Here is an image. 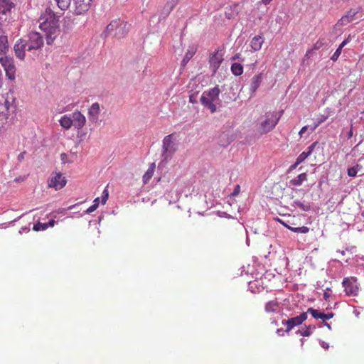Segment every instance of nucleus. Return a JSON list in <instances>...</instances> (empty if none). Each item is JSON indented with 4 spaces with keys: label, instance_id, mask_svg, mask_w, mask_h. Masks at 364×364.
<instances>
[{
    "label": "nucleus",
    "instance_id": "f257e3e1",
    "mask_svg": "<svg viewBox=\"0 0 364 364\" xmlns=\"http://www.w3.org/2000/svg\"><path fill=\"white\" fill-rule=\"evenodd\" d=\"M39 28L44 33L46 42L48 45L59 35V21L50 9H46L39 18Z\"/></svg>",
    "mask_w": 364,
    "mask_h": 364
},
{
    "label": "nucleus",
    "instance_id": "f03ea898",
    "mask_svg": "<svg viewBox=\"0 0 364 364\" xmlns=\"http://www.w3.org/2000/svg\"><path fill=\"white\" fill-rule=\"evenodd\" d=\"M284 111L278 114L276 112H267L257 120L255 128L259 135L267 134L272 132L278 124Z\"/></svg>",
    "mask_w": 364,
    "mask_h": 364
},
{
    "label": "nucleus",
    "instance_id": "7ed1b4c3",
    "mask_svg": "<svg viewBox=\"0 0 364 364\" xmlns=\"http://www.w3.org/2000/svg\"><path fill=\"white\" fill-rule=\"evenodd\" d=\"M178 136L176 133H172L163 139L161 164H166L172 159L178 150Z\"/></svg>",
    "mask_w": 364,
    "mask_h": 364
},
{
    "label": "nucleus",
    "instance_id": "20e7f679",
    "mask_svg": "<svg viewBox=\"0 0 364 364\" xmlns=\"http://www.w3.org/2000/svg\"><path fill=\"white\" fill-rule=\"evenodd\" d=\"M129 25L120 19L112 21L105 28L103 35L105 37L112 36L120 39L124 38L129 32Z\"/></svg>",
    "mask_w": 364,
    "mask_h": 364
},
{
    "label": "nucleus",
    "instance_id": "39448f33",
    "mask_svg": "<svg viewBox=\"0 0 364 364\" xmlns=\"http://www.w3.org/2000/svg\"><path fill=\"white\" fill-rule=\"evenodd\" d=\"M342 285L344 291L349 296H357L360 291V284L355 277H345L343 279Z\"/></svg>",
    "mask_w": 364,
    "mask_h": 364
},
{
    "label": "nucleus",
    "instance_id": "423d86ee",
    "mask_svg": "<svg viewBox=\"0 0 364 364\" xmlns=\"http://www.w3.org/2000/svg\"><path fill=\"white\" fill-rule=\"evenodd\" d=\"M0 64L4 68L6 76L10 80H14L16 78V68L12 58L4 56L0 58Z\"/></svg>",
    "mask_w": 364,
    "mask_h": 364
},
{
    "label": "nucleus",
    "instance_id": "0eeeda50",
    "mask_svg": "<svg viewBox=\"0 0 364 364\" xmlns=\"http://www.w3.org/2000/svg\"><path fill=\"white\" fill-rule=\"evenodd\" d=\"M25 41L28 51L38 50L43 45V37L38 32H31L28 36V39H25Z\"/></svg>",
    "mask_w": 364,
    "mask_h": 364
},
{
    "label": "nucleus",
    "instance_id": "6e6552de",
    "mask_svg": "<svg viewBox=\"0 0 364 364\" xmlns=\"http://www.w3.org/2000/svg\"><path fill=\"white\" fill-rule=\"evenodd\" d=\"M66 183L65 178L60 173H53L48 181V186L56 191L63 188Z\"/></svg>",
    "mask_w": 364,
    "mask_h": 364
},
{
    "label": "nucleus",
    "instance_id": "1a4fd4ad",
    "mask_svg": "<svg viewBox=\"0 0 364 364\" xmlns=\"http://www.w3.org/2000/svg\"><path fill=\"white\" fill-rule=\"evenodd\" d=\"M223 61V54L222 50H215L210 55L209 64L210 68L213 73L215 74L220 68L221 63Z\"/></svg>",
    "mask_w": 364,
    "mask_h": 364
},
{
    "label": "nucleus",
    "instance_id": "9d476101",
    "mask_svg": "<svg viewBox=\"0 0 364 364\" xmlns=\"http://www.w3.org/2000/svg\"><path fill=\"white\" fill-rule=\"evenodd\" d=\"M307 318V313L303 312L299 316L283 321L282 323L287 326L286 332L289 333L295 326L301 325Z\"/></svg>",
    "mask_w": 364,
    "mask_h": 364
},
{
    "label": "nucleus",
    "instance_id": "9b49d317",
    "mask_svg": "<svg viewBox=\"0 0 364 364\" xmlns=\"http://www.w3.org/2000/svg\"><path fill=\"white\" fill-rule=\"evenodd\" d=\"M101 112L100 105L98 102L93 103L88 109L87 115L90 122L93 124L97 123Z\"/></svg>",
    "mask_w": 364,
    "mask_h": 364
},
{
    "label": "nucleus",
    "instance_id": "f8f14e48",
    "mask_svg": "<svg viewBox=\"0 0 364 364\" xmlns=\"http://www.w3.org/2000/svg\"><path fill=\"white\" fill-rule=\"evenodd\" d=\"M15 55L20 60L25 58V51L27 50V46L25 39H19L17 41L14 47Z\"/></svg>",
    "mask_w": 364,
    "mask_h": 364
},
{
    "label": "nucleus",
    "instance_id": "ddd939ff",
    "mask_svg": "<svg viewBox=\"0 0 364 364\" xmlns=\"http://www.w3.org/2000/svg\"><path fill=\"white\" fill-rule=\"evenodd\" d=\"M72 120H73V126L77 129H82L85 123L86 118L80 111H75L71 114Z\"/></svg>",
    "mask_w": 364,
    "mask_h": 364
},
{
    "label": "nucleus",
    "instance_id": "4468645a",
    "mask_svg": "<svg viewBox=\"0 0 364 364\" xmlns=\"http://www.w3.org/2000/svg\"><path fill=\"white\" fill-rule=\"evenodd\" d=\"M77 14H82L87 11L90 6L92 0H73Z\"/></svg>",
    "mask_w": 364,
    "mask_h": 364
},
{
    "label": "nucleus",
    "instance_id": "2eb2a0df",
    "mask_svg": "<svg viewBox=\"0 0 364 364\" xmlns=\"http://www.w3.org/2000/svg\"><path fill=\"white\" fill-rule=\"evenodd\" d=\"M357 13H358L357 11H355L353 9H350L346 13V14H345L340 18V20L337 23V25L339 26H343L347 25L348 23L351 22L353 20V18H354L355 16L357 14Z\"/></svg>",
    "mask_w": 364,
    "mask_h": 364
},
{
    "label": "nucleus",
    "instance_id": "dca6fc26",
    "mask_svg": "<svg viewBox=\"0 0 364 364\" xmlns=\"http://www.w3.org/2000/svg\"><path fill=\"white\" fill-rule=\"evenodd\" d=\"M9 115V102L4 97L0 98V117L7 119Z\"/></svg>",
    "mask_w": 364,
    "mask_h": 364
},
{
    "label": "nucleus",
    "instance_id": "f3484780",
    "mask_svg": "<svg viewBox=\"0 0 364 364\" xmlns=\"http://www.w3.org/2000/svg\"><path fill=\"white\" fill-rule=\"evenodd\" d=\"M276 220H277L279 223L282 224L284 227H286L289 230H290L294 232H296V233L305 234L309 231V228L306 226L294 227V226L289 225L288 223H287L286 222L283 221L282 220H281L279 218H276Z\"/></svg>",
    "mask_w": 364,
    "mask_h": 364
},
{
    "label": "nucleus",
    "instance_id": "a211bd4d",
    "mask_svg": "<svg viewBox=\"0 0 364 364\" xmlns=\"http://www.w3.org/2000/svg\"><path fill=\"white\" fill-rule=\"evenodd\" d=\"M213 102L208 96L203 93L200 102L205 107L209 109L212 113L216 111V106L213 104Z\"/></svg>",
    "mask_w": 364,
    "mask_h": 364
},
{
    "label": "nucleus",
    "instance_id": "6ab92c4d",
    "mask_svg": "<svg viewBox=\"0 0 364 364\" xmlns=\"http://www.w3.org/2000/svg\"><path fill=\"white\" fill-rule=\"evenodd\" d=\"M213 102L208 96L203 93L200 102L205 107L209 109L212 113L216 111V106L213 104Z\"/></svg>",
    "mask_w": 364,
    "mask_h": 364
},
{
    "label": "nucleus",
    "instance_id": "aec40b11",
    "mask_svg": "<svg viewBox=\"0 0 364 364\" xmlns=\"http://www.w3.org/2000/svg\"><path fill=\"white\" fill-rule=\"evenodd\" d=\"M358 173H360V175L364 174V168L358 163L347 169L348 176L350 177H355Z\"/></svg>",
    "mask_w": 364,
    "mask_h": 364
},
{
    "label": "nucleus",
    "instance_id": "412c9836",
    "mask_svg": "<svg viewBox=\"0 0 364 364\" xmlns=\"http://www.w3.org/2000/svg\"><path fill=\"white\" fill-rule=\"evenodd\" d=\"M316 146V142L313 143L308 147V150L306 151H303L301 154L299 155L296 159V164L294 166H297L298 164L302 163L313 151L314 147Z\"/></svg>",
    "mask_w": 364,
    "mask_h": 364
},
{
    "label": "nucleus",
    "instance_id": "4be33fe9",
    "mask_svg": "<svg viewBox=\"0 0 364 364\" xmlns=\"http://www.w3.org/2000/svg\"><path fill=\"white\" fill-rule=\"evenodd\" d=\"M264 39L262 36H255L250 42V46L255 51L259 50L262 48Z\"/></svg>",
    "mask_w": 364,
    "mask_h": 364
},
{
    "label": "nucleus",
    "instance_id": "5701e85b",
    "mask_svg": "<svg viewBox=\"0 0 364 364\" xmlns=\"http://www.w3.org/2000/svg\"><path fill=\"white\" fill-rule=\"evenodd\" d=\"M60 126L65 129H70L73 126V120H72L71 115H64L59 120Z\"/></svg>",
    "mask_w": 364,
    "mask_h": 364
},
{
    "label": "nucleus",
    "instance_id": "b1692460",
    "mask_svg": "<svg viewBox=\"0 0 364 364\" xmlns=\"http://www.w3.org/2000/svg\"><path fill=\"white\" fill-rule=\"evenodd\" d=\"M279 310V303L276 299L268 301L265 305V311L267 313H274Z\"/></svg>",
    "mask_w": 364,
    "mask_h": 364
},
{
    "label": "nucleus",
    "instance_id": "393cba45",
    "mask_svg": "<svg viewBox=\"0 0 364 364\" xmlns=\"http://www.w3.org/2000/svg\"><path fill=\"white\" fill-rule=\"evenodd\" d=\"M328 116L324 115V114H319L318 117L315 119V121L312 126L309 127V129L311 131V133L313 132L320 124H321L323 122H324L327 119Z\"/></svg>",
    "mask_w": 364,
    "mask_h": 364
},
{
    "label": "nucleus",
    "instance_id": "a878e982",
    "mask_svg": "<svg viewBox=\"0 0 364 364\" xmlns=\"http://www.w3.org/2000/svg\"><path fill=\"white\" fill-rule=\"evenodd\" d=\"M12 4L11 0H0V14H5L9 11Z\"/></svg>",
    "mask_w": 364,
    "mask_h": 364
},
{
    "label": "nucleus",
    "instance_id": "bb28decb",
    "mask_svg": "<svg viewBox=\"0 0 364 364\" xmlns=\"http://www.w3.org/2000/svg\"><path fill=\"white\" fill-rule=\"evenodd\" d=\"M155 168H156V166H155L154 163H152L149 166L148 170L145 172V173L143 176L144 183H145V184L147 183L149 181V180L152 178L154 171H155Z\"/></svg>",
    "mask_w": 364,
    "mask_h": 364
},
{
    "label": "nucleus",
    "instance_id": "cd10ccee",
    "mask_svg": "<svg viewBox=\"0 0 364 364\" xmlns=\"http://www.w3.org/2000/svg\"><path fill=\"white\" fill-rule=\"evenodd\" d=\"M307 180V174L306 173H302L299 175H298L294 178L291 179L290 181L291 184L296 186H301L303 182L306 181Z\"/></svg>",
    "mask_w": 364,
    "mask_h": 364
},
{
    "label": "nucleus",
    "instance_id": "c85d7f7f",
    "mask_svg": "<svg viewBox=\"0 0 364 364\" xmlns=\"http://www.w3.org/2000/svg\"><path fill=\"white\" fill-rule=\"evenodd\" d=\"M262 80V74L259 73L257 75H255L252 79L251 83V90L252 92H255L260 85Z\"/></svg>",
    "mask_w": 364,
    "mask_h": 364
},
{
    "label": "nucleus",
    "instance_id": "c756f323",
    "mask_svg": "<svg viewBox=\"0 0 364 364\" xmlns=\"http://www.w3.org/2000/svg\"><path fill=\"white\" fill-rule=\"evenodd\" d=\"M196 52V49L193 47L188 49L187 50V52L186 53V55H185L183 59L182 60L181 65L183 66H185L188 63V61L193 57Z\"/></svg>",
    "mask_w": 364,
    "mask_h": 364
},
{
    "label": "nucleus",
    "instance_id": "7c9ffc66",
    "mask_svg": "<svg viewBox=\"0 0 364 364\" xmlns=\"http://www.w3.org/2000/svg\"><path fill=\"white\" fill-rule=\"evenodd\" d=\"M205 95L208 96L210 100L214 102L218 98L220 94V89L218 87H214L210 89L208 92H203Z\"/></svg>",
    "mask_w": 364,
    "mask_h": 364
},
{
    "label": "nucleus",
    "instance_id": "2f4dec72",
    "mask_svg": "<svg viewBox=\"0 0 364 364\" xmlns=\"http://www.w3.org/2000/svg\"><path fill=\"white\" fill-rule=\"evenodd\" d=\"M306 313H310L312 316L316 319H322L324 321L325 314L319 311L318 310L309 308Z\"/></svg>",
    "mask_w": 364,
    "mask_h": 364
},
{
    "label": "nucleus",
    "instance_id": "473e14b6",
    "mask_svg": "<svg viewBox=\"0 0 364 364\" xmlns=\"http://www.w3.org/2000/svg\"><path fill=\"white\" fill-rule=\"evenodd\" d=\"M232 73L236 75H241L243 73V67L240 63H235L231 65Z\"/></svg>",
    "mask_w": 364,
    "mask_h": 364
},
{
    "label": "nucleus",
    "instance_id": "72a5a7b5",
    "mask_svg": "<svg viewBox=\"0 0 364 364\" xmlns=\"http://www.w3.org/2000/svg\"><path fill=\"white\" fill-rule=\"evenodd\" d=\"M8 39L7 36L5 35L0 36V52L5 53L8 49Z\"/></svg>",
    "mask_w": 364,
    "mask_h": 364
},
{
    "label": "nucleus",
    "instance_id": "f704fd0d",
    "mask_svg": "<svg viewBox=\"0 0 364 364\" xmlns=\"http://www.w3.org/2000/svg\"><path fill=\"white\" fill-rule=\"evenodd\" d=\"M347 43V40H345L343 41L341 44L340 46H338V48H337V50L335 51V53L333 54V55L331 56V59L333 60V61H336L338 60V58H339L341 53V51H342V49L346 45Z\"/></svg>",
    "mask_w": 364,
    "mask_h": 364
},
{
    "label": "nucleus",
    "instance_id": "c9c22d12",
    "mask_svg": "<svg viewBox=\"0 0 364 364\" xmlns=\"http://www.w3.org/2000/svg\"><path fill=\"white\" fill-rule=\"evenodd\" d=\"M55 1L57 4L58 8H60L63 11L67 10L71 4V0H55Z\"/></svg>",
    "mask_w": 364,
    "mask_h": 364
},
{
    "label": "nucleus",
    "instance_id": "e433bc0d",
    "mask_svg": "<svg viewBox=\"0 0 364 364\" xmlns=\"http://www.w3.org/2000/svg\"><path fill=\"white\" fill-rule=\"evenodd\" d=\"M48 228V224H46V223H40L38 222L36 224H35L33 227V230L34 231L38 232L45 230Z\"/></svg>",
    "mask_w": 364,
    "mask_h": 364
},
{
    "label": "nucleus",
    "instance_id": "4c0bfd02",
    "mask_svg": "<svg viewBox=\"0 0 364 364\" xmlns=\"http://www.w3.org/2000/svg\"><path fill=\"white\" fill-rule=\"evenodd\" d=\"M295 203L298 208L304 211H309L311 209V206L309 205H305L301 201H296Z\"/></svg>",
    "mask_w": 364,
    "mask_h": 364
},
{
    "label": "nucleus",
    "instance_id": "58836bf2",
    "mask_svg": "<svg viewBox=\"0 0 364 364\" xmlns=\"http://www.w3.org/2000/svg\"><path fill=\"white\" fill-rule=\"evenodd\" d=\"M297 333L302 336H309L311 335L310 331L307 328L306 326L301 328Z\"/></svg>",
    "mask_w": 364,
    "mask_h": 364
},
{
    "label": "nucleus",
    "instance_id": "ea45409f",
    "mask_svg": "<svg viewBox=\"0 0 364 364\" xmlns=\"http://www.w3.org/2000/svg\"><path fill=\"white\" fill-rule=\"evenodd\" d=\"M108 196H109L108 191L107 189H105L103 191V193H102V204H105V203L107 200Z\"/></svg>",
    "mask_w": 364,
    "mask_h": 364
},
{
    "label": "nucleus",
    "instance_id": "a19ab883",
    "mask_svg": "<svg viewBox=\"0 0 364 364\" xmlns=\"http://www.w3.org/2000/svg\"><path fill=\"white\" fill-rule=\"evenodd\" d=\"M98 207H97L95 205L92 204L91 206H90L87 210H86V213H91L92 212H94Z\"/></svg>",
    "mask_w": 364,
    "mask_h": 364
},
{
    "label": "nucleus",
    "instance_id": "79ce46f5",
    "mask_svg": "<svg viewBox=\"0 0 364 364\" xmlns=\"http://www.w3.org/2000/svg\"><path fill=\"white\" fill-rule=\"evenodd\" d=\"M308 129H309V126H304L301 128V129L300 130V132L299 133V134L300 135V137L304 136V134L306 132Z\"/></svg>",
    "mask_w": 364,
    "mask_h": 364
},
{
    "label": "nucleus",
    "instance_id": "37998d69",
    "mask_svg": "<svg viewBox=\"0 0 364 364\" xmlns=\"http://www.w3.org/2000/svg\"><path fill=\"white\" fill-rule=\"evenodd\" d=\"M25 154H26V151H23L18 155L17 159H18V161H22L24 159Z\"/></svg>",
    "mask_w": 364,
    "mask_h": 364
},
{
    "label": "nucleus",
    "instance_id": "c03bdc74",
    "mask_svg": "<svg viewBox=\"0 0 364 364\" xmlns=\"http://www.w3.org/2000/svg\"><path fill=\"white\" fill-rule=\"evenodd\" d=\"M333 316V313L325 314L324 321L331 318Z\"/></svg>",
    "mask_w": 364,
    "mask_h": 364
},
{
    "label": "nucleus",
    "instance_id": "a18cd8bd",
    "mask_svg": "<svg viewBox=\"0 0 364 364\" xmlns=\"http://www.w3.org/2000/svg\"><path fill=\"white\" fill-rule=\"evenodd\" d=\"M240 186H239V185H237V186L235 187V190H234V192H233L232 195H234V196L237 195V194L239 193V192H240Z\"/></svg>",
    "mask_w": 364,
    "mask_h": 364
},
{
    "label": "nucleus",
    "instance_id": "49530a36",
    "mask_svg": "<svg viewBox=\"0 0 364 364\" xmlns=\"http://www.w3.org/2000/svg\"><path fill=\"white\" fill-rule=\"evenodd\" d=\"M306 327L310 331L311 333H312L313 331L316 329V326L314 325H309V326Z\"/></svg>",
    "mask_w": 364,
    "mask_h": 364
},
{
    "label": "nucleus",
    "instance_id": "de8ad7c7",
    "mask_svg": "<svg viewBox=\"0 0 364 364\" xmlns=\"http://www.w3.org/2000/svg\"><path fill=\"white\" fill-rule=\"evenodd\" d=\"M46 224H48V227H53L55 224V221L52 219L48 223H46Z\"/></svg>",
    "mask_w": 364,
    "mask_h": 364
},
{
    "label": "nucleus",
    "instance_id": "09e8293b",
    "mask_svg": "<svg viewBox=\"0 0 364 364\" xmlns=\"http://www.w3.org/2000/svg\"><path fill=\"white\" fill-rule=\"evenodd\" d=\"M272 1V0H261V1H260V3H261V4H264V5H268V4H269Z\"/></svg>",
    "mask_w": 364,
    "mask_h": 364
},
{
    "label": "nucleus",
    "instance_id": "8fccbe9b",
    "mask_svg": "<svg viewBox=\"0 0 364 364\" xmlns=\"http://www.w3.org/2000/svg\"><path fill=\"white\" fill-rule=\"evenodd\" d=\"M349 0H332V2L336 4H339L340 2H347Z\"/></svg>",
    "mask_w": 364,
    "mask_h": 364
},
{
    "label": "nucleus",
    "instance_id": "3c124183",
    "mask_svg": "<svg viewBox=\"0 0 364 364\" xmlns=\"http://www.w3.org/2000/svg\"><path fill=\"white\" fill-rule=\"evenodd\" d=\"M99 202H100V198H96L94 201H93V204L95 205L97 207L99 206Z\"/></svg>",
    "mask_w": 364,
    "mask_h": 364
},
{
    "label": "nucleus",
    "instance_id": "603ef678",
    "mask_svg": "<svg viewBox=\"0 0 364 364\" xmlns=\"http://www.w3.org/2000/svg\"><path fill=\"white\" fill-rule=\"evenodd\" d=\"M352 136H353V129L351 128L350 130L349 131L348 134V138L350 139Z\"/></svg>",
    "mask_w": 364,
    "mask_h": 364
},
{
    "label": "nucleus",
    "instance_id": "864d4df0",
    "mask_svg": "<svg viewBox=\"0 0 364 364\" xmlns=\"http://www.w3.org/2000/svg\"><path fill=\"white\" fill-rule=\"evenodd\" d=\"M323 296L325 299H327L329 297V294L327 292H325Z\"/></svg>",
    "mask_w": 364,
    "mask_h": 364
},
{
    "label": "nucleus",
    "instance_id": "5fc2aeb1",
    "mask_svg": "<svg viewBox=\"0 0 364 364\" xmlns=\"http://www.w3.org/2000/svg\"><path fill=\"white\" fill-rule=\"evenodd\" d=\"M73 207H74V205L69 206V207H68V210H71V209H73Z\"/></svg>",
    "mask_w": 364,
    "mask_h": 364
},
{
    "label": "nucleus",
    "instance_id": "6e6d98bb",
    "mask_svg": "<svg viewBox=\"0 0 364 364\" xmlns=\"http://www.w3.org/2000/svg\"><path fill=\"white\" fill-rule=\"evenodd\" d=\"M173 6H171L170 7L169 10H171V9H173ZM169 11H168V14L169 13Z\"/></svg>",
    "mask_w": 364,
    "mask_h": 364
},
{
    "label": "nucleus",
    "instance_id": "4d7b16f0",
    "mask_svg": "<svg viewBox=\"0 0 364 364\" xmlns=\"http://www.w3.org/2000/svg\"><path fill=\"white\" fill-rule=\"evenodd\" d=\"M277 333H281V329H278Z\"/></svg>",
    "mask_w": 364,
    "mask_h": 364
},
{
    "label": "nucleus",
    "instance_id": "13d9d810",
    "mask_svg": "<svg viewBox=\"0 0 364 364\" xmlns=\"http://www.w3.org/2000/svg\"><path fill=\"white\" fill-rule=\"evenodd\" d=\"M238 58V57H237V55H236V56H235V57L233 58V59L235 60V59H236V58Z\"/></svg>",
    "mask_w": 364,
    "mask_h": 364
},
{
    "label": "nucleus",
    "instance_id": "bf43d9fd",
    "mask_svg": "<svg viewBox=\"0 0 364 364\" xmlns=\"http://www.w3.org/2000/svg\"><path fill=\"white\" fill-rule=\"evenodd\" d=\"M362 216L364 218V210L362 213Z\"/></svg>",
    "mask_w": 364,
    "mask_h": 364
}]
</instances>
